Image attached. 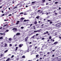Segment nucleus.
I'll return each instance as SVG.
<instances>
[{"instance_id": "a18cd8bd", "label": "nucleus", "mask_w": 61, "mask_h": 61, "mask_svg": "<svg viewBox=\"0 0 61 61\" xmlns=\"http://www.w3.org/2000/svg\"><path fill=\"white\" fill-rule=\"evenodd\" d=\"M49 41H50V39H48L47 40V42H49Z\"/></svg>"}, {"instance_id": "9d476101", "label": "nucleus", "mask_w": 61, "mask_h": 61, "mask_svg": "<svg viewBox=\"0 0 61 61\" xmlns=\"http://www.w3.org/2000/svg\"><path fill=\"white\" fill-rule=\"evenodd\" d=\"M20 35V33H17L16 34V36H18V35Z\"/></svg>"}, {"instance_id": "de8ad7c7", "label": "nucleus", "mask_w": 61, "mask_h": 61, "mask_svg": "<svg viewBox=\"0 0 61 61\" xmlns=\"http://www.w3.org/2000/svg\"><path fill=\"white\" fill-rule=\"evenodd\" d=\"M55 15H57V13H55Z\"/></svg>"}, {"instance_id": "58836bf2", "label": "nucleus", "mask_w": 61, "mask_h": 61, "mask_svg": "<svg viewBox=\"0 0 61 61\" xmlns=\"http://www.w3.org/2000/svg\"><path fill=\"white\" fill-rule=\"evenodd\" d=\"M43 53V52L42 51H41L40 52H39V54H41V53Z\"/></svg>"}, {"instance_id": "9b49d317", "label": "nucleus", "mask_w": 61, "mask_h": 61, "mask_svg": "<svg viewBox=\"0 0 61 61\" xmlns=\"http://www.w3.org/2000/svg\"><path fill=\"white\" fill-rule=\"evenodd\" d=\"M37 24V21H35L34 22V24L35 25H36V24Z\"/></svg>"}, {"instance_id": "f704fd0d", "label": "nucleus", "mask_w": 61, "mask_h": 61, "mask_svg": "<svg viewBox=\"0 0 61 61\" xmlns=\"http://www.w3.org/2000/svg\"><path fill=\"white\" fill-rule=\"evenodd\" d=\"M29 47L31 48V47H32V45H30V46H29Z\"/></svg>"}, {"instance_id": "338daca9", "label": "nucleus", "mask_w": 61, "mask_h": 61, "mask_svg": "<svg viewBox=\"0 0 61 61\" xmlns=\"http://www.w3.org/2000/svg\"><path fill=\"white\" fill-rule=\"evenodd\" d=\"M59 38H60V39H61V36L59 37Z\"/></svg>"}, {"instance_id": "a211bd4d", "label": "nucleus", "mask_w": 61, "mask_h": 61, "mask_svg": "<svg viewBox=\"0 0 61 61\" xmlns=\"http://www.w3.org/2000/svg\"><path fill=\"white\" fill-rule=\"evenodd\" d=\"M6 46H7V44L6 43H5V44L4 45L5 47H6Z\"/></svg>"}, {"instance_id": "72a5a7b5", "label": "nucleus", "mask_w": 61, "mask_h": 61, "mask_svg": "<svg viewBox=\"0 0 61 61\" xmlns=\"http://www.w3.org/2000/svg\"><path fill=\"white\" fill-rule=\"evenodd\" d=\"M12 46V44H10V46Z\"/></svg>"}, {"instance_id": "603ef678", "label": "nucleus", "mask_w": 61, "mask_h": 61, "mask_svg": "<svg viewBox=\"0 0 61 61\" xmlns=\"http://www.w3.org/2000/svg\"><path fill=\"white\" fill-rule=\"evenodd\" d=\"M24 22H25V21H26V20H24Z\"/></svg>"}, {"instance_id": "f3484780", "label": "nucleus", "mask_w": 61, "mask_h": 61, "mask_svg": "<svg viewBox=\"0 0 61 61\" xmlns=\"http://www.w3.org/2000/svg\"><path fill=\"white\" fill-rule=\"evenodd\" d=\"M39 56V55H36V58H37V57Z\"/></svg>"}, {"instance_id": "bf43d9fd", "label": "nucleus", "mask_w": 61, "mask_h": 61, "mask_svg": "<svg viewBox=\"0 0 61 61\" xmlns=\"http://www.w3.org/2000/svg\"><path fill=\"white\" fill-rule=\"evenodd\" d=\"M46 32H45L44 33V35H45V34H46Z\"/></svg>"}, {"instance_id": "6ab92c4d", "label": "nucleus", "mask_w": 61, "mask_h": 61, "mask_svg": "<svg viewBox=\"0 0 61 61\" xmlns=\"http://www.w3.org/2000/svg\"><path fill=\"white\" fill-rule=\"evenodd\" d=\"M39 16H37V17H36V18H37V19H39Z\"/></svg>"}, {"instance_id": "c9c22d12", "label": "nucleus", "mask_w": 61, "mask_h": 61, "mask_svg": "<svg viewBox=\"0 0 61 61\" xmlns=\"http://www.w3.org/2000/svg\"><path fill=\"white\" fill-rule=\"evenodd\" d=\"M6 32H8V31H9V30H6Z\"/></svg>"}, {"instance_id": "7c9ffc66", "label": "nucleus", "mask_w": 61, "mask_h": 61, "mask_svg": "<svg viewBox=\"0 0 61 61\" xmlns=\"http://www.w3.org/2000/svg\"><path fill=\"white\" fill-rule=\"evenodd\" d=\"M7 51H8V50H6L5 51V53H6V52H7Z\"/></svg>"}, {"instance_id": "f257e3e1", "label": "nucleus", "mask_w": 61, "mask_h": 61, "mask_svg": "<svg viewBox=\"0 0 61 61\" xmlns=\"http://www.w3.org/2000/svg\"><path fill=\"white\" fill-rule=\"evenodd\" d=\"M55 26L56 27H60L61 26V24L59 23L55 24Z\"/></svg>"}, {"instance_id": "6e6552de", "label": "nucleus", "mask_w": 61, "mask_h": 61, "mask_svg": "<svg viewBox=\"0 0 61 61\" xmlns=\"http://www.w3.org/2000/svg\"><path fill=\"white\" fill-rule=\"evenodd\" d=\"M57 59H58V61H59L60 60V57H58L57 58Z\"/></svg>"}, {"instance_id": "864d4df0", "label": "nucleus", "mask_w": 61, "mask_h": 61, "mask_svg": "<svg viewBox=\"0 0 61 61\" xmlns=\"http://www.w3.org/2000/svg\"><path fill=\"white\" fill-rule=\"evenodd\" d=\"M17 46V44H16L15 45V46Z\"/></svg>"}, {"instance_id": "3c124183", "label": "nucleus", "mask_w": 61, "mask_h": 61, "mask_svg": "<svg viewBox=\"0 0 61 61\" xmlns=\"http://www.w3.org/2000/svg\"><path fill=\"white\" fill-rule=\"evenodd\" d=\"M18 60H19V58H17L16 59V60H17V61H18Z\"/></svg>"}, {"instance_id": "5701e85b", "label": "nucleus", "mask_w": 61, "mask_h": 61, "mask_svg": "<svg viewBox=\"0 0 61 61\" xmlns=\"http://www.w3.org/2000/svg\"><path fill=\"white\" fill-rule=\"evenodd\" d=\"M18 49V47H16V49H15V50H16H16H17Z\"/></svg>"}, {"instance_id": "2f4dec72", "label": "nucleus", "mask_w": 61, "mask_h": 61, "mask_svg": "<svg viewBox=\"0 0 61 61\" xmlns=\"http://www.w3.org/2000/svg\"><path fill=\"white\" fill-rule=\"evenodd\" d=\"M7 24H6L3 26V27H5V26H7Z\"/></svg>"}, {"instance_id": "e2e57ef3", "label": "nucleus", "mask_w": 61, "mask_h": 61, "mask_svg": "<svg viewBox=\"0 0 61 61\" xmlns=\"http://www.w3.org/2000/svg\"><path fill=\"white\" fill-rule=\"evenodd\" d=\"M16 37L15 38H14V40H15V39H16Z\"/></svg>"}, {"instance_id": "2eb2a0df", "label": "nucleus", "mask_w": 61, "mask_h": 61, "mask_svg": "<svg viewBox=\"0 0 61 61\" xmlns=\"http://www.w3.org/2000/svg\"><path fill=\"white\" fill-rule=\"evenodd\" d=\"M24 14V13L23 12H21L20 13V15H23Z\"/></svg>"}, {"instance_id": "412c9836", "label": "nucleus", "mask_w": 61, "mask_h": 61, "mask_svg": "<svg viewBox=\"0 0 61 61\" xmlns=\"http://www.w3.org/2000/svg\"><path fill=\"white\" fill-rule=\"evenodd\" d=\"M3 39V37H0V39Z\"/></svg>"}, {"instance_id": "20e7f679", "label": "nucleus", "mask_w": 61, "mask_h": 61, "mask_svg": "<svg viewBox=\"0 0 61 61\" xmlns=\"http://www.w3.org/2000/svg\"><path fill=\"white\" fill-rule=\"evenodd\" d=\"M28 37H27L25 39V42H27V41L28 40Z\"/></svg>"}, {"instance_id": "4be33fe9", "label": "nucleus", "mask_w": 61, "mask_h": 61, "mask_svg": "<svg viewBox=\"0 0 61 61\" xmlns=\"http://www.w3.org/2000/svg\"><path fill=\"white\" fill-rule=\"evenodd\" d=\"M42 1V3H43V2H46V0H43Z\"/></svg>"}, {"instance_id": "4c0bfd02", "label": "nucleus", "mask_w": 61, "mask_h": 61, "mask_svg": "<svg viewBox=\"0 0 61 61\" xmlns=\"http://www.w3.org/2000/svg\"><path fill=\"white\" fill-rule=\"evenodd\" d=\"M21 29H23L24 28V27H21Z\"/></svg>"}, {"instance_id": "0e129e2a", "label": "nucleus", "mask_w": 61, "mask_h": 61, "mask_svg": "<svg viewBox=\"0 0 61 61\" xmlns=\"http://www.w3.org/2000/svg\"><path fill=\"white\" fill-rule=\"evenodd\" d=\"M54 55H52V56L53 57H54Z\"/></svg>"}, {"instance_id": "4d7b16f0", "label": "nucleus", "mask_w": 61, "mask_h": 61, "mask_svg": "<svg viewBox=\"0 0 61 61\" xmlns=\"http://www.w3.org/2000/svg\"><path fill=\"white\" fill-rule=\"evenodd\" d=\"M29 21V20H26V21Z\"/></svg>"}, {"instance_id": "c756f323", "label": "nucleus", "mask_w": 61, "mask_h": 61, "mask_svg": "<svg viewBox=\"0 0 61 61\" xmlns=\"http://www.w3.org/2000/svg\"><path fill=\"white\" fill-rule=\"evenodd\" d=\"M10 58H8L7 59V60H8V61H9V60H10Z\"/></svg>"}, {"instance_id": "cd10ccee", "label": "nucleus", "mask_w": 61, "mask_h": 61, "mask_svg": "<svg viewBox=\"0 0 61 61\" xmlns=\"http://www.w3.org/2000/svg\"><path fill=\"white\" fill-rule=\"evenodd\" d=\"M35 36H36V35H35L33 36L32 37L33 38H35Z\"/></svg>"}, {"instance_id": "f03ea898", "label": "nucleus", "mask_w": 61, "mask_h": 61, "mask_svg": "<svg viewBox=\"0 0 61 61\" xmlns=\"http://www.w3.org/2000/svg\"><path fill=\"white\" fill-rule=\"evenodd\" d=\"M40 30H34V33H36L37 32H38V33H40L41 32Z\"/></svg>"}, {"instance_id": "680f3d73", "label": "nucleus", "mask_w": 61, "mask_h": 61, "mask_svg": "<svg viewBox=\"0 0 61 61\" xmlns=\"http://www.w3.org/2000/svg\"><path fill=\"white\" fill-rule=\"evenodd\" d=\"M1 12L2 13H4V11H1Z\"/></svg>"}, {"instance_id": "37998d69", "label": "nucleus", "mask_w": 61, "mask_h": 61, "mask_svg": "<svg viewBox=\"0 0 61 61\" xmlns=\"http://www.w3.org/2000/svg\"><path fill=\"white\" fill-rule=\"evenodd\" d=\"M17 6L14 7L13 8V9H15V8H17Z\"/></svg>"}, {"instance_id": "69168bd1", "label": "nucleus", "mask_w": 61, "mask_h": 61, "mask_svg": "<svg viewBox=\"0 0 61 61\" xmlns=\"http://www.w3.org/2000/svg\"><path fill=\"white\" fill-rule=\"evenodd\" d=\"M48 3H46V5H48Z\"/></svg>"}, {"instance_id": "c85d7f7f", "label": "nucleus", "mask_w": 61, "mask_h": 61, "mask_svg": "<svg viewBox=\"0 0 61 61\" xmlns=\"http://www.w3.org/2000/svg\"><path fill=\"white\" fill-rule=\"evenodd\" d=\"M22 58H25V56H23L22 57Z\"/></svg>"}, {"instance_id": "774afa93", "label": "nucleus", "mask_w": 61, "mask_h": 61, "mask_svg": "<svg viewBox=\"0 0 61 61\" xmlns=\"http://www.w3.org/2000/svg\"><path fill=\"white\" fill-rule=\"evenodd\" d=\"M50 20H48L47 21L48 22H49L50 21Z\"/></svg>"}, {"instance_id": "8fccbe9b", "label": "nucleus", "mask_w": 61, "mask_h": 61, "mask_svg": "<svg viewBox=\"0 0 61 61\" xmlns=\"http://www.w3.org/2000/svg\"><path fill=\"white\" fill-rule=\"evenodd\" d=\"M52 22H51V21L50 22V24H52Z\"/></svg>"}, {"instance_id": "b1692460", "label": "nucleus", "mask_w": 61, "mask_h": 61, "mask_svg": "<svg viewBox=\"0 0 61 61\" xmlns=\"http://www.w3.org/2000/svg\"><path fill=\"white\" fill-rule=\"evenodd\" d=\"M9 41H11L12 40V39L11 38H9Z\"/></svg>"}, {"instance_id": "1a4fd4ad", "label": "nucleus", "mask_w": 61, "mask_h": 61, "mask_svg": "<svg viewBox=\"0 0 61 61\" xmlns=\"http://www.w3.org/2000/svg\"><path fill=\"white\" fill-rule=\"evenodd\" d=\"M36 51L38 52V51H39V48H38L36 49Z\"/></svg>"}, {"instance_id": "79ce46f5", "label": "nucleus", "mask_w": 61, "mask_h": 61, "mask_svg": "<svg viewBox=\"0 0 61 61\" xmlns=\"http://www.w3.org/2000/svg\"><path fill=\"white\" fill-rule=\"evenodd\" d=\"M3 56V54H1L0 55V56L1 57H2V56Z\"/></svg>"}, {"instance_id": "aec40b11", "label": "nucleus", "mask_w": 61, "mask_h": 61, "mask_svg": "<svg viewBox=\"0 0 61 61\" xmlns=\"http://www.w3.org/2000/svg\"><path fill=\"white\" fill-rule=\"evenodd\" d=\"M38 48V47H37V46H36L35 47V48H34L35 49V50H36V48Z\"/></svg>"}, {"instance_id": "f8f14e48", "label": "nucleus", "mask_w": 61, "mask_h": 61, "mask_svg": "<svg viewBox=\"0 0 61 61\" xmlns=\"http://www.w3.org/2000/svg\"><path fill=\"white\" fill-rule=\"evenodd\" d=\"M57 43H58V42H55L53 44V45H56V44H57Z\"/></svg>"}, {"instance_id": "423d86ee", "label": "nucleus", "mask_w": 61, "mask_h": 61, "mask_svg": "<svg viewBox=\"0 0 61 61\" xmlns=\"http://www.w3.org/2000/svg\"><path fill=\"white\" fill-rule=\"evenodd\" d=\"M23 46V45L22 44H20L19 45V47H22V46Z\"/></svg>"}, {"instance_id": "4468645a", "label": "nucleus", "mask_w": 61, "mask_h": 61, "mask_svg": "<svg viewBox=\"0 0 61 61\" xmlns=\"http://www.w3.org/2000/svg\"><path fill=\"white\" fill-rule=\"evenodd\" d=\"M20 22V21H17V23H16V25H18L19 24V23Z\"/></svg>"}, {"instance_id": "473e14b6", "label": "nucleus", "mask_w": 61, "mask_h": 61, "mask_svg": "<svg viewBox=\"0 0 61 61\" xmlns=\"http://www.w3.org/2000/svg\"><path fill=\"white\" fill-rule=\"evenodd\" d=\"M36 3V1L32 2V4H34V3Z\"/></svg>"}, {"instance_id": "393cba45", "label": "nucleus", "mask_w": 61, "mask_h": 61, "mask_svg": "<svg viewBox=\"0 0 61 61\" xmlns=\"http://www.w3.org/2000/svg\"><path fill=\"white\" fill-rule=\"evenodd\" d=\"M25 19V18H23V17L21 18H20L21 20H23V19Z\"/></svg>"}, {"instance_id": "13d9d810", "label": "nucleus", "mask_w": 61, "mask_h": 61, "mask_svg": "<svg viewBox=\"0 0 61 61\" xmlns=\"http://www.w3.org/2000/svg\"><path fill=\"white\" fill-rule=\"evenodd\" d=\"M42 59V58H40V60H41Z\"/></svg>"}, {"instance_id": "ddd939ff", "label": "nucleus", "mask_w": 61, "mask_h": 61, "mask_svg": "<svg viewBox=\"0 0 61 61\" xmlns=\"http://www.w3.org/2000/svg\"><path fill=\"white\" fill-rule=\"evenodd\" d=\"M8 15V13H6L5 12V15Z\"/></svg>"}, {"instance_id": "dca6fc26", "label": "nucleus", "mask_w": 61, "mask_h": 61, "mask_svg": "<svg viewBox=\"0 0 61 61\" xmlns=\"http://www.w3.org/2000/svg\"><path fill=\"white\" fill-rule=\"evenodd\" d=\"M26 42V44H28L29 43V42H30L29 41H27Z\"/></svg>"}, {"instance_id": "c03bdc74", "label": "nucleus", "mask_w": 61, "mask_h": 61, "mask_svg": "<svg viewBox=\"0 0 61 61\" xmlns=\"http://www.w3.org/2000/svg\"><path fill=\"white\" fill-rule=\"evenodd\" d=\"M8 19H7V20H4V21H8Z\"/></svg>"}, {"instance_id": "a19ab883", "label": "nucleus", "mask_w": 61, "mask_h": 61, "mask_svg": "<svg viewBox=\"0 0 61 61\" xmlns=\"http://www.w3.org/2000/svg\"><path fill=\"white\" fill-rule=\"evenodd\" d=\"M33 25V24H30V27H31L32 26V25Z\"/></svg>"}, {"instance_id": "e433bc0d", "label": "nucleus", "mask_w": 61, "mask_h": 61, "mask_svg": "<svg viewBox=\"0 0 61 61\" xmlns=\"http://www.w3.org/2000/svg\"><path fill=\"white\" fill-rule=\"evenodd\" d=\"M14 55H12L11 56V58H13V57H14Z\"/></svg>"}, {"instance_id": "39448f33", "label": "nucleus", "mask_w": 61, "mask_h": 61, "mask_svg": "<svg viewBox=\"0 0 61 61\" xmlns=\"http://www.w3.org/2000/svg\"><path fill=\"white\" fill-rule=\"evenodd\" d=\"M30 53L31 55H32V54H35V51H33L31 52Z\"/></svg>"}, {"instance_id": "6e6d98bb", "label": "nucleus", "mask_w": 61, "mask_h": 61, "mask_svg": "<svg viewBox=\"0 0 61 61\" xmlns=\"http://www.w3.org/2000/svg\"><path fill=\"white\" fill-rule=\"evenodd\" d=\"M48 31H46V34H48Z\"/></svg>"}, {"instance_id": "0eeeda50", "label": "nucleus", "mask_w": 61, "mask_h": 61, "mask_svg": "<svg viewBox=\"0 0 61 61\" xmlns=\"http://www.w3.org/2000/svg\"><path fill=\"white\" fill-rule=\"evenodd\" d=\"M50 41H51V43H53V42H54L55 41V40H52V39H51L50 40Z\"/></svg>"}, {"instance_id": "7ed1b4c3", "label": "nucleus", "mask_w": 61, "mask_h": 61, "mask_svg": "<svg viewBox=\"0 0 61 61\" xmlns=\"http://www.w3.org/2000/svg\"><path fill=\"white\" fill-rule=\"evenodd\" d=\"M12 30H13L14 32H15L17 31V28H14L12 29Z\"/></svg>"}, {"instance_id": "ea45409f", "label": "nucleus", "mask_w": 61, "mask_h": 61, "mask_svg": "<svg viewBox=\"0 0 61 61\" xmlns=\"http://www.w3.org/2000/svg\"><path fill=\"white\" fill-rule=\"evenodd\" d=\"M24 15H27V14H26V13H24Z\"/></svg>"}, {"instance_id": "49530a36", "label": "nucleus", "mask_w": 61, "mask_h": 61, "mask_svg": "<svg viewBox=\"0 0 61 61\" xmlns=\"http://www.w3.org/2000/svg\"><path fill=\"white\" fill-rule=\"evenodd\" d=\"M38 34H36V36H38Z\"/></svg>"}, {"instance_id": "bb28decb", "label": "nucleus", "mask_w": 61, "mask_h": 61, "mask_svg": "<svg viewBox=\"0 0 61 61\" xmlns=\"http://www.w3.org/2000/svg\"><path fill=\"white\" fill-rule=\"evenodd\" d=\"M58 2H55V4H58Z\"/></svg>"}, {"instance_id": "a878e982", "label": "nucleus", "mask_w": 61, "mask_h": 61, "mask_svg": "<svg viewBox=\"0 0 61 61\" xmlns=\"http://www.w3.org/2000/svg\"><path fill=\"white\" fill-rule=\"evenodd\" d=\"M49 38L50 39H51L52 38V37L51 36H50V37H49Z\"/></svg>"}, {"instance_id": "09e8293b", "label": "nucleus", "mask_w": 61, "mask_h": 61, "mask_svg": "<svg viewBox=\"0 0 61 61\" xmlns=\"http://www.w3.org/2000/svg\"><path fill=\"white\" fill-rule=\"evenodd\" d=\"M50 54V52H48L47 53V54H48V55L49 54Z\"/></svg>"}, {"instance_id": "052dcab7", "label": "nucleus", "mask_w": 61, "mask_h": 61, "mask_svg": "<svg viewBox=\"0 0 61 61\" xmlns=\"http://www.w3.org/2000/svg\"><path fill=\"white\" fill-rule=\"evenodd\" d=\"M61 9V8L60 7L59 8V10H60Z\"/></svg>"}, {"instance_id": "5fc2aeb1", "label": "nucleus", "mask_w": 61, "mask_h": 61, "mask_svg": "<svg viewBox=\"0 0 61 61\" xmlns=\"http://www.w3.org/2000/svg\"><path fill=\"white\" fill-rule=\"evenodd\" d=\"M42 40H44V38H43L41 39Z\"/></svg>"}]
</instances>
